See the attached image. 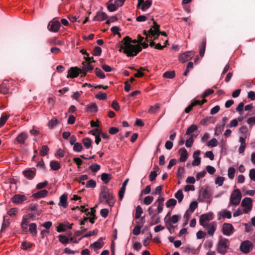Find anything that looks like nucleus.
I'll return each instance as SVG.
<instances>
[{"label": "nucleus", "mask_w": 255, "mask_h": 255, "mask_svg": "<svg viewBox=\"0 0 255 255\" xmlns=\"http://www.w3.org/2000/svg\"><path fill=\"white\" fill-rule=\"evenodd\" d=\"M121 44L120 45V51L123 50L124 53L127 54L128 57L136 56L142 50V48L139 45H132L130 43L136 44L138 43L137 39L131 40L129 36H126L124 38Z\"/></svg>", "instance_id": "nucleus-1"}, {"label": "nucleus", "mask_w": 255, "mask_h": 255, "mask_svg": "<svg viewBox=\"0 0 255 255\" xmlns=\"http://www.w3.org/2000/svg\"><path fill=\"white\" fill-rule=\"evenodd\" d=\"M104 200L110 207H112L116 201L113 193L110 191L109 188L105 186L102 187L99 195L100 202H103Z\"/></svg>", "instance_id": "nucleus-2"}, {"label": "nucleus", "mask_w": 255, "mask_h": 255, "mask_svg": "<svg viewBox=\"0 0 255 255\" xmlns=\"http://www.w3.org/2000/svg\"><path fill=\"white\" fill-rule=\"evenodd\" d=\"M229 240L225 238H221L219 240L217 248V252L222 254L225 255L229 248Z\"/></svg>", "instance_id": "nucleus-3"}, {"label": "nucleus", "mask_w": 255, "mask_h": 255, "mask_svg": "<svg viewBox=\"0 0 255 255\" xmlns=\"http://www.w3.org/2000/svg\"><path fill=\"white\" fill-rule=\"evenodd\" d=\"M242 198L241 193L239 189H235L230 197V203L232 205H238L240 204Z\"/></svg>", "instance_id": "nucleus-4"}, {"label": "nucleus", "mask_w": 255, "mask_h": 255, "mask_svg": "<svg viewBox=\"0 0 255 255\" xmlns=\"http://www.w3.org/2000/svg\"><path fill=\"white\" fill-rule=\"evenodd\" d=\"M214 218V215L212 212H209L201 215L199 223L200 224L205 227L206 225H208L210 221L213 220Z\"/></svg>", "instance_id": "nucleus-5"}, {"label": "nucleus", "mask_w": 255, "mask_h": 255, "mask_svg": "<svg viewBox=\"0 0 255 255\" xmlns=\"http://www.w3.org/2000/svg\"><path fill=\"white\" fill-rule=\"evenodd\" d=\"M253 244L249 240L245 241L241 243L240 249L242 252L247 254L253 249Z\"/></svg>", "instance_id": "nucleus-6"}, {"label": "nucleus", "mask_w": 255, "mask_h": 255, "mask_svg": "<svg viewBox=\"0 0 255 255\" xmlns=\"http://www.w3.org/2000/svg\"><path fill=\"white\" fill-rule=\"evenodd\" d=\"M80 73H82V70L78 67H72L68 71L67 78H74L78 77Z\"/></svg>", "instance_id": "nucleus-7"}, {"label": "nucleus", "mask_w": 255, "mask_h": 255, "mask_svg": "<svg viewBox=\"0 0 255 255\" xmlns=\"http://www.w3.org/2000/svg\"><path fill=\"white\" fill-rule=\"evenodd\" d=\"M222 233L226 236H230L234 232V227L232 224L230 223H224L222 227Z\"/></svg>", "instance_id": "nucleus-8"}, {"label": "nucleus", "mask_w": 255, "mask_h": 255, "mask_svg": "<svg viewBox=\"0 0 255 255\" xmlns=\"http://www.w3.org/2000/svg\"><path fill=\"white\" fill-rule=\"evenodd\" d=\"M241 205L243 207L246 208V209L245 210L244 212L245 213H247L251 210L252 207V199L249 197L244 198L242 201Z\"/></svg>", "instance_id": "nucleus-9"}, {"label": "nucleus", "mask_w": 255, "mask_h": 255, "mask_svg": "<svg viewBox=\"0 0 255 255\" xmlns=\"http://www.w3.org/2000/svg\"><path fill=\"white\" fill-rule=\"evenodd\" d=\"M194 55V53L193 51H189L185 52L179 56V60L181 62L184 63L191 59Z\"/></svg>", "instance_id": "nucleus-10"}, {"label": "nucleus", "mask_w": 255, "mask_h": 255, "mask_svg": "<svg viewBox=\"0 0 255 255\" xmlns=\"http://www.w3.org/2000/svg\"><path fill=\"white\" fill-rule=\"evenodd\" d=\"M153 25L148 30V33L151 36H154L155 35H159L160 31L159 30L160 25L153 21Z\"/></svg>", "instance_id": "nucleus-11"}, {"label": "nucleus", "mask_w": 255, "mask_h": 255, "mask_svg": "<svg viewBox=\"0 0 255 255\" xmlns=\"http://www.w3.org/2000/svg\"><path fill=\"white\" fill-rule=\"evenodd\" d=\"M26 200V197L24 195L16 194L11 198L12 202L16 204H22Z\"/></svg>", "instance_id": "nucleus-12"}, {"label": "nucleus", "mask_w": 255, "mask_h": 255, "mask_svg": "<svg viewBox=\"0 0 255 255\" xmlns=\"http://www.w3.org/2000/svg\"><path fill=\"white\" fill-rule=\"evenodd\" d=\"M23 175L28 179H32L36 174V169H27L22 171Z\"/></svg>", "instance_id": "nucleus-13"}, {"label": "nucleus", "mask_w": 255, "mask_h": 255, "mask_svg": "<svg viewBox=\"0 0 255 255\" xmlns=\"http://www.w3.org/2000/svg\"><path fill=\"white\" fill-rule=\"evenodd\" d=\"M60 25L61 24L58 21H50L48 24V27L50 26L49 29L50 31L56 32L58 31Z\"/></svg>", "instance_id": "nucleus-14"}, {"label": "nucleus", "mask_w": 255, "mask_h": 255, "mask_svg": "<svg viewBox=\"0 0 255 255\" xmlns=\"http://www.w3.org/2000/svg\"><path fill=\"white\" fill-rule=\"evenodd\" d=\"M200 153L201 151L200 150H197L194 152L193 155L194 160L192 163L193 166H198L200 164L201 158L199 157Z\"/></svg>", "instance_id": "nucleus-15"}, {"label": "nucleus", "mask_w": 255, "mask_h": 255, "mask_svg": "<svg viewBox=\"0 0 255 255\" xmlns=\"http://www.w3.org/2000/svg\"><path fill=\"white\" fill-rule=\"evenodd\" d=\"M208 230V234L210 236H213L214 232L216 231L217 227V224L215 222H212L206 225V227Z\"/></svg>", "instance_id": "nucleus-16"}, {"label": "nucleus", "mask_w": 255, "mask_h": 255, "mask_svg": "<svg viewBox=\"0 0 255 255\" xmlns=\"http://www.w3.org/2000/svg\"><path fill=\"white\" fill-rule=\"evenodd\" d=\"M108 18V15L105 12L98 11L96 15L94 17L93 20L95 21H103Z\"/></svg>", "instance_id": "nucleus-17"}, {"label": "nucleus", "mask_w": 255, "mask_h": 255, "mask_svg": "<svg viewBox=\"0 0 255 255\" xmlns=\"http://www.w3.org/2000/svg\"><path fill=\"white\" fill-rule=\"evenodd\" d=\"M73 224H70L68 222H65L64 223H61L57 228V231L58 232H64L66 228L71 229L72 228Z\"/></svg>", "instance_id": "nucleus-18"}, {"label": "nucleus", "mask_w": 255, "mask_h": 255, "mask_svg": "<svg viewBox=\"0 0 255 255\" xmlns=\"http://www.w3.org/2000/svg\"><path fill=\"white\" fill-rule=\"evenodd\" d=\"M28 138V134L25 132H21L15 138V140L21 144L25 143V140Z\"/></svg>", "instance_id": "nucleus-19"}, {"label": "nucleus", "mask_w": 255, "mask_h": 255, "mask_svg": "<svg viewBox=\"0 0 255 255\" xmlns=\"http://www.w3.org/2000/svg\"><path fill=\"white\" fill-rule=\"evenodd\" d=\"M82 65L83 66L81 70L82 73H84V76L86 75L87 72L91 71L94 69L93 66L90 65L89 63H87L86 62L83 61L82 62Z\"/></svg>", "instance_id": "nucleus-20"}, {"label": "nucleus", "mask_w": 255, "mask_h": 255, "mask_svg": "<svg viewBox=\"0 0 255 255\" xmlns=\"http://www.w3.org/2000/svg\"><path fill=\"white\" fill-rule=\"evenodd\" d=\"M200 193L201 195L205 201L210 203L211 195L208 190L207 189H204L201 190Z\"/></svg>", "instance_id": "nucleus-21"}, {"label": "nucleus", "mask_w": 255, "mask_h": 255, "mask_svg": "<svg viewBox=\"0 0 255 255\" xmlns=\"http://www.w3.org/2000/svg\"><path fill=\"white\" fill-rule=\"evenodd\" d=\"M67 195L66 194H63L60 197V202L59 203V206H62L64 208H66L68 206L67 203Z\"/></svg>", "instance_id": "nucleus-22"}, {"label": "nucleus", "mask_w": 255, "mask_h": 255, "mask_svg": "<svg viewBox=\"0 0 255 255\" xmlns=\"http://www.w3.org/2000/svg\"><path fill=\"white\" fill-rule=\"evenodd\" d=\"M48 194V191L46 190H42L39 192H36L32 195V196L36 198L39 199L46 196Z\"/></svg>", "instance_id": "nucleus-23"}, {"label": "nucleus", "mask_w": 255, "mask_h": 255, "mask_svg": "<svg viewBox=\"0 0 255 255\" xmlns=\"http://www.w3.org/2000/svg\"><path fill=\"white\" fill-rule=\"evenodd\" d=\"M181 152L180 161L181 162H185L188 158V152L185 148H181L179 150Z\"/></svg>", "instance_id": "nucleus-24"}, {"label": "nucleus", "mask_w": 255, "mask_h": 255, "mask_svg": "<svg viewBox=\"0 0 255 255\" xmlns=\"http://www.w3.org/2000/svg\"><path fill=\"white\" fill-rule=\"evenodd\" d=\"M152 3V0H146L145 1H144L143 3H142L139 8L143 11H145L151 6Z\"/></svg>", "instance_id": "nucleus-25"}, {"label": "nucleus", "mask_w": 255, "mask_h": 255, "mask_svg": "<svg viewBox=\"0 0 255 255\" xmlns=\"http://www.w3.org/2000/svg\"><path fill=\"white\" fill-rule=\"evenodd\" d=\"M160 222V217H157V214H154L151 217L149 225L150 226H153L155 224H158Z\"/></svg>", "instance_id": "nucleus-26"}, {"label": "nucleus", "mask_w": 255, "mask_h": 255, "mask_svg": "<svg viewBox=\"0 0 255 255\" xmlns=\"http://www.w3.org/2000/svg\"><path fill=\"white\" fill-rule=\"evenodd\" d=\"M112 176L111 174L103 173L101 175L102 180L105 184H108L110 180L112 179Z\"/></svg>", "instance_id": "nucleus-27"}, {"label": "nucleus", "mask_w": 255, "mask_h": 255, "mask_svg": "<svg viewBox=\"0 0 255 255\" xmlns=\"http://www.w3.org/2000/svg\"><path fill=\"white\" fill-rule=\"evenodd\" d=\"M206 46V40L205 38H203L202 41V43L201 44L200 47V55L202 57L204 56Z\"/></svg>", "instance_id": "nucleus-28"}, {"label": "nucleus", "mask_w": 255, "mask_h": 255, "mask_svg": "<svg viewBox=\"0 0 255 255\" xmlns=\"http://www.w3.org/2000/svg\"><path fill=\"white\" fill-rule=\"evenodd\" d=\"M98 111L97 106L96 103H92L91 105H88L86 111L89 113H96Z\"/></svg>", "instance_id": "nucleus-29"}, {"label": "nucleus", "mask_w": 255, "mask_h": 255, "mask_svg": "<svg viewBox=\"0 0 255 255\" xmlns=\"http://www.w3.org/2000/svg\"><path fill=\"white\" fill-rule=\"evenodd\" d=\"M48 42L51 45H62L64 44L63 41L58 40L56 37L50 39Z\"/></svg>", "instance_id": "nucleus-30"}, {"label": "nucleus", "mask_w": 255, "mask_h": 255, "mask_svg": "<svg viewBox=\"0 0 255 255\" xmlns=\"http://www.w3.org/2000/svg\"><path fill=\"white\" fill-rule=\"evenodd\" d=\"M29 232L33 236L37 234V226L35 223H32L29 225Z\"/></svg>", "instance_id": "nucleus-31"}, {"label": "nucleus", "mask_w": 255, "mask_h": 255, "mask_svg": "<svg viewBox=\"0 0 255 255\" xmlns=\"http://www.w3.org/2000/svg\"><path fill=\"white\" fill-rule=\"evenodd\" d=\"M50 166L53 170H58L61 167L60 163L57 161L52 160L50 161Z\"/></svg>", "instance_id": "nucleus-32"}, {"label": "nucleus", "mask_w": 255, "mask_h": 255, "mask_svg": "<svg viewBox=\"0 0 255 255\" xmlns=\"http://www.w3.org/2000/svg\"><path fill=\"white\" fill-rule=\"evenodd\" d=\"M103 246V243L97 241L90 245V247L93 248L95 251L97 249H101Z\"/></svg>", "instance_id": "nucleus-33"}, {"label": "nucleus", "mask_w": 255, "mask_h": 255, "mask_svg": "<svg viewBox=\"0 0 255 255\" xmlns=\"http://www.w3.org/2000/svg\"><path fill=\"white\" fill-rule=\"evenodd\" d=\"M95 72L97 76L99 78L104 79L106 77L105 73L100 68H96L95 69Z\"/></svg>", "instance_id": "nucleus-34"}, {"label": "nucleus", "mask_w": 255, "mask_h": 255, "mask_svg": "<svg viewBox=\"0 0 255 255\" xmlns=\"http://www.w3.org/2000/svg\"><path fill=\"white\" fill-rule=\"evenodd\" d=\"M175 76V72L174 71H166L165 72L163 75V77L165 78H170L172 79L174 78Z\"/></svg>", "instance_id": "nucleus-35"}, {"label": "nucleus", "mask_w": 255, "mask_h": 255, "mask_svg": "<svg viewBox=\"0 0 255 255\" xmlns=\"http://www.w3.org/2000/svg\"><path fill=\"white\" fill-rule=\"evenodd\" d=\"M9 116L5 113H3L0 118V128L3 126L6 123Z\"/></svg>", "instance_id": "nucleus-36"}, {"label": "nucleus", "mask_w": 255, "mask_h": 255, "mask_svg": "<svg viewBox=\"0 0 255 255\" xmlns=\"http://www.w3.org/2000/svg\"><path fill=\"white\" fill-rule=\"evenodd\" d=\"M59 122L56 119H52L48 123V127L50 129L54 128L58 124Z\"/></svg>", "instance_id": "nucleus-37"}, {"label": "nucleus", "mask_w": 255, "mask_h": 255, "mask_svg": "<svg viewBox=\"0 0 255 255\" xmlns=\"http://www.w3.org/2000/svg\"><path fill=\"white\" fill-rule=\"evenodd\" d=\"M83 143L87 149H89L92 144V140L90 138L87 137L83 139Z\"/></svg>", "instance_id": "nucleus-38"}, {"label": "nucleus", "mask_w": 255, "mask_h": 255, "mask_svg": "<svg viewBox=\"0 0 255 255\" xmlns=\"http://www.w3.org/2000/svg\"><path fill=\"white\" fill-rule=\"evenodd\" d=\"M59 242L63 244H67L69 243V239L65 236L60 235L58 236Z\"/></svg>", "instance_id": "nucleus-39"}, {"label": "nucleus", "mask_w": 255, "mask_h": 255, "mask_svg": "<svg viewBox=\"0 0 255 255\" xmlns=\"http://www.w3.org/2000/svg\"><path fill=\"white\" fill-rule=\"evenodd\" d=\"M175 197L178 200V202H181L184 197L182 190H179L175 194Z\"/></svg>", "instance_id": "nucleus-40"}, {"label": "nucleus", "mask_w": 255, "mask_h": 255, "mask_svg": "<svg viewBox=\"0 0 255 255\" xmlns=\"http://www.w3.org/2000/svg\"><path fill=\"white\" fill-rule=\"evenodd\" d=\"M159 108V104H156L154 106H151L149 109L148 113L150 114L155 113Z\"/></svg>", "instance_id": "nucleus-41"}, {"label": "nucleus", "mask_w": 255, "mask_h": 255, "mask_svg": "<svg viewBox=\"0 0 255 255\" xmlns=\"http://www.w3.org/2000/svg\"><path fill=\"white\" fill-rule=\"evenodd\" d=\"M197 129V127L196 125H192L190 126L187 129L185 135H190Z\"/></svg>", "instance_id": "nucleus-42"}, {"label": "nucleus", "mask_w": 255, "mask_h": 255, "mask_svg": "<svg viewBox=\"0 0 255 255\" xmlns=\"http://www.w3.org/2000/svg\"><path fill=\"white\" fill-rule=\"evenodd\" d=\"M49 149L47 145H44L42 146L41 149L40 151V154L42 156H45L47 154V153Z\"/></svg>", "instance_id": "nucleus-43"}, {"label": "nucleus", "mask_w": 255, "mask_h": 255, "mask_svg": "<svg viewBox=\"0 0 255 255\" xmlns=\"http://www.w3.org/2000/svg\"><path fill=\"white\" fill-rule=\"evenodd\" d=\"M184 173V168L183 167H180L178 169L177 171V177L179 180H181L183 178L184 175L183 174Z\"/></svg>", "instance_id": "nucleus-44"}, {"label": "nucleus", "mask_w": 255, "mask_h": 255, "mask_svg": "<svg viewBox=\"0 0 255 255\" xmlns=\"http://www.w3.org/2000/svg\"><path fill=\"white\" fill-rule=\"evenodd\" d=\"M0 92L3 94H6L8 93V88L4 83H3L0 86Z\"/></svg>", "instance_id": "nucleus-45"}, {"label": "nucleus", "mask_w": 255, "mask_h": 255, "mask_svg": "<svg viewBox=\"0 0 255 255\" xmlns=\"http://www.w3.org/2000/svg\"><path fill=\"white\" fill-rule=\"evenodd\" d=\"M177 203V201L175 199L172 198L169 199L166 203V206L167 208H169L170 207H174Z\"/></svg>", "instance_id": "nucleus-46"}, {"label": "nucleus", "mask_w": 255, "mask_h": 255, "mask_svg": "<svg viewBox=\"0 0 255 255\" xmlns=\"http://www.w3.org/2000/svg\"><path fill=\"white\" fill-rule=\"evenodd\" d=\"M235 169L233 167H230L228 170V176L230 179H233L235 176Z\"/></svg>", "instance_id": "nucleus-47"}, {"label": "nucleus", "mask_w": 255, "mask_h": 255, "mask_svg": "<svg viewBox=\"0 0 255 255\" xmlns=\"http://www.w3.org/2000/svg\"><path fill=\"white\" fill-rule=\"evenodd\" d=\"M89 169L93 172H96L100 169L101 166L97 163H94L89 167Z\"/></svg>", "instance_id": "nucleus-48"}, {"label": "nucleus", "mask_w": 255, "mask_h": 255, "mask_svg": "<svg viewBox=\"0 0 255 255\" xmlns=\"http://www.w3.org/2000/svg\"><path fill=\"white\" fill-rule=\"evenodd\" d=\"M143 211L141 208V207L138 205L136 208V211H135V219H139L141 214L142 213Z\"/></svg>", "instance_id": "nucleus-49"}, {"label": "nucleus", "mask_w": 255, "mask_h": 255, "mask_svg": "<svg viewBox=\"0 0 255 255\" xmlns=\"http://www.w3.org/2000/svg\"><path fill=\"white\" fill-rule=\"evenodd\" d=\"M179 216L177 215H173L171 218L168 219L169 224H175L178 222L179 220Z\"/></svg>", "instance_id": "nucleus-50"}, {"label": "nucleus", "mask_w": 255, "mask_h": 255, "mask_svg": "<svg viewBox=\"0 0 255 255\" xmlns=\"http://www.w3.org/2000/svg\"><path fill=\"white\" fill-rule=\"evenodd\" d=\"M96 186V182L95 180L91 179L88 181L86 184L87 188H94Z\"/></svg>", "instance_id": "nucleus-51"}, {"label": "nucleus", "mask_w": 255, "mask_h": 255, "mask_svg": "<svg viewBox=\"0 0 255 255\" xmlns=\"http://www.w3.org/2000/svg\"><path fill=\"white\" fill-rule=\"evenodd\" d=\"M83 149L82 145L80 142H76L74 144L73 150L76 152H80Z\"/></svg>", "instance_id": "nucleus-52"}, {"label": "nucleus", "mask_w": 255, "mask_h": 255, "mask_svg": "<svg viewBox=\"0 0 255 255\" xmlns=\"http://www.w3.org/2000/svg\"><path fill=\"white\" fill-rule=\"evenodd\" d=\"M198 207V203L196 201H193L191 203L189 206V208L188 210L190 211L191 213H193Z\"/></svg>", "instance_id": "nucleus-53"}, {"label": "nucleus", "mask_w": 255, "mask_h": 255, "mask_svg": "<svg viewBox=\"0 0 255 255\" xmlns=\"http://www.w3.org/2000/svg\"><path fill=\"white\" fill-rule=\"evenodd\" d=\"M153 197L151 196H146L143 200V203L146 205H150L153 201Z\"/></svg>", "instance_id": "nucleus-54"}, {"label": "nucleus", "mask_w": 255, "mask_h": 255, "mask_svg": "<svg viewBox=\"0 0 255 255\" xmlns=\"http://www.w3.org/2000/svg\"><path fill=\"white\" fill-rule=\"evenodd\" d=\"M9 225V222L8 221V220H7L5 219V217H3V221L2 224L1 229L0 230V232H2L3 231V230L8 227Z\"/></svg>", "instance_id": "nucleus-55"}, {"label": "nucleus", "mask_w": 255, "mask_h": 255, "mask_svg": "<svg viewBox=\"0 0 255 255\" xmlns=\"http://www.w3.org/2000/svg\"><path fill=\"white\" fill-rule=\"evenodd\" d=\"M142 227V225H137L135 226L132 231L133 234L135 236L139 235L140 233V229Z\"/></svg>", "instance_id": "nucleus-56"}, {"label": "nucleus", "mask_w": 255, "mask_h": 255, "mask_svg": "<svg viewBox=\"0 0 255 255\" xmlns=\"http://www.w3.org/2000/svg\"><path fill=\"white\" fill-rule=\"evenodd\" d=\"M152 235L150 233H149L147 237H146V239L144 240V242H143V246H147L149 243H150V241L152 240Z\"/></svg>", "instance_id": "nucleus-57"}, {"label": "nucleus", "mask_w": 255, "mask_h": 255, "mask_svg": "<svg viewBox=\"0 0 255 255\" xmlns=\"http://www.w3.org/2000/svg\"><path fill=\"white\" fill-rule=\"evenodd\" d=\"M89 134H91L95 136L98 135H100L101 134V130L98 128H95L91 130L89 132Z\"/></svg>", "instance_id": "nucleus-58"}, {"label": "nucleus", "mask_w": 255, "mask_h": 255, "mask_svg": "<svg viewBox=\"0 0 255 255\" xmlns=\"http://www.w3.org/2000/svg\"><path fill=\"white\" fill-rule=\"evenodd\" d=\"M164 221L166 223V225L170 233H173L174 232V226L172 225L171 224H169L168 221H166V218H164Z\"/></svg>", "instance_id": "nucleus-59"}, {"label": "nucleus", "mask_w": 255, "mask_h": 255, "mask_svg": "<svg viewBox=\"0 0 255 255\" xmlns=\"http://www.w3.org/2000/svg\"><path fill=\"white\" fill-rule=\"evenodd\" d=\"M107 94L102 92H100L96 95V98L99 100H105L107 98Z\"/></svg>", "instance_id": "nucleus-60"}, {"label": "nucleus", "mask_w": 255, "mask_h": 255, "mask_svg": "<svg viewBox=\"0 0 255 255\" xmlns=\"http://www.w3.org/2000/svg\"><path fill=\"white\" fill-rule=\"evenodd\" d=\"M224 178L221 176H218L215 180V183L219 186H222L223 184Z\"/></svg>", "instance_id": "nucleus-61"}, {"label": "nucleus", "mask_w": 255, "mask_h": 255, "mask_svg": "<svg viewBox=\"0 0 255 255\" xmlns=\"http://www.w3.org/2000/svg\"><path fill=\"white\" fill-rule=\"evenodd\" d=\"M117 6H118L117 5V4L115 3H111L108 5L107 8L110 11L113 12V11H115L117 9Z\"/></svg>", "instance_id": "nucleus-62"}, {"label": "nucleus", "mask_w": 255, "mask_h": 255, "mask_svg": "<svg viewBox=\"0 0 255 255\" xmlns=\"http://www.w3.org/2000/svg\"><path fill=\"white\" fill-rule=\"evenodd\" d=\"M194 141V139L193 138V135H191V136L185 142V145L187 147H190Z\"/></svg>", "instance_id": "nucleus-63"}, {"label": "nucleus", "mask_w": 255, "mask_h": 255, "mask_svg": "<svg viewBox=\"0 0 255 255\" xmlns=\"http://www.w3.org/2000/svg\"><path fill=\"white\" fill-rule=\"evenodd\" d=\"M249 176L251 180L255 181V169L253 168L250 170Z\"/></svg>", "instance_id": "nucleus-64"}]
</instances>
